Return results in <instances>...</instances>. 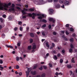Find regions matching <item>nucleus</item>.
I'll return each mask as SVG.
<instances>
[{"label": "nucleus", "mask_w": 77, "mask_h": 77, "mask_svg": "<svg viewBox=\"0 0 77 77\" xmlns=\"http://www.w3.org/2000/svg\"><path fill=\"white\" fill-rule=\"evenodd\" d=\"M54 2L55 3H56V2H58V0H54Z\"/></svg>", "instance_id": "nucleus-43"}, {"label": "nucleus", "mask_w": 77, "mask_h": 77, "mask_svg": "<svg viewBox=\"0 0 77 77\" xmlns=\"http://www.w3.org/2000/svg\"><path fill=\"white\" fill-rule=\"evenodd\" d=\"M16 8L17 9H18V10H20V9H21L20 8L18 7H16Z\"/></svg>", "instance_id": "nucleus-48"}, {"label": "nucleus", "mask_w": 77, "mask_h": 77, "mask_svg": "<svg viewBox=\"0 0 77 77\" xmlns=\"http://www.w3.org/2000/svg\"><path fill=\"white\" fill-rule=\"evenodd\" d=\"M40 70H42V67H41L39 68Z\"/></svg>", "instance_id": "nucleus-57"}, {"label": "nucleus", "mask_w": 77, "mask_h": 77, "mask_svg": "<svg viewBox=\"0 0 77 77\" xmlns=\"http://www.w3.org/2000/svg\"><path fill=\"white\" fill-rule=\"evenodd\" d=\"M17 29H18V28L17 27H15V28H14V30H15V31H16Z\"/></svg>", "instance_id": "nucleus-47"}, {"label": "nucleus", "mask_w": 77, "mask_h": 77, "mask_svg": "<svg viewBox=\"0 0 77 77\" xmlns=\"http://www.w3.org/2000/svg\"><path fill=\"white\" fill-rule=\"evenodd\" d=\"M42 21L43 22H44V23H46L47 22V21H46V20L45 19H43L42 20Z\"/></svg>", "instance_id": "nucleus-40"}, {"label": "nucleus", "mask_w": 77, "mask_h": 77, "mask_svg": "<svg viewBox=\"0 0 77 77\" xmlns=\"http://www.w3.org/2000/svg\"><path fill=\"white\" fill-rule=\"evenodd\" d=\"M22 23V22L21 21L19 22L18 23V24H20V25H21V24Z\"/></svg>", "instance_id": "nucleus-53"}, {"label": "nucleus", "mask_w": 77, "mask_h": 77, "mask_svg": "<svg viewBox=\"0 0 77 77\" xmlns=\"http://www.w3.org/2000/svg\"><path fill=\"white\" fill-rule=\"evenodd\" d=\"M70 47L71 48H74V47L73 46V45L72 44H71Z\"/></svg>", "instance_id": "nucleus-20"}, {"label": "nucleus", "mask_w": 77, "mask_h": 77, "mask_svg": "<svg viewBox=\"0 0 77 77\" xmlns=\"http://www.w3.org/2000/svg\"><path fill=\"white\" fill-rule=\"evenodd\" d=\"M57 57H60V54H58L57 55Z\"/></svg>", "instance_id": "nucleus-52"}, {"label": "nucleus", "mask_w": 77, "mask_h": 77, "mask_svg": "<svg viewBox=\"0 0 77 77\" xmlns=\"http://www.w3.org/2000/svg\"><path fill=\"white\" fill-rule=\"evenodd\" d=\"M28 49L29 50H30L32 49V46L29 45L28 47Z\"/></svg>", "instance_id": "nucleus-13"}, {"label": "nucleus", "mask_w": 77, "mask_h": 77, "mask_svg": "<svg viewBox=\"0 0 77 77\" xmlns=\"http://www.w3.org/2000/svg\"><path fill=\"white\" fill-rule=\"evenodd\" d=\"M53 35H56V32H53Z\"/></svg>", "instance_id": "nucleus-60"}, {"label": "nucleus", "mask_w": 77, "mask_h": 77, "mask_svg": "<svg viewBox=\"0 0 77 77\" xmlns=\"http://www.w3.org/2000/svg\"><path fill=\"white\" fill-rule=\"evenodd\" d=\"M30 35L31 37H32V38H33V37H34V34L33 33H30Z\"/></svg>", "instance_id": "nucleus-14"}, {"label": "nucleus", "mask_w": 77, "mask_h": 77, "mask_svg": "<svg viewBox=\"0 0 77 77\" xmlns=\"http://www.w3.org/2000/svg\"><path fill=\"white\" fill-rule=\"evenodd\" d=\"M72 51V49L71 48H70L69 49V53H71Z\"/></svg>", "instance_id": "nucleus-33"}, {"label": "nucleus", "mask_w": 77, "mask_h": 77, "mask_svg": "<svg viewBox=\"0 0 77 77\" xmlns=\"http://www.w3.org/2000/svg\"><path fill=\"white\" fill-rule=\"evenodd\" d=\"M74 59V58H72V63H75V61H74V60L73 59Z\"/></svg>", "instance_id": "nucleus-36"}, {"label": "nucleus", "mask_w": 77, "mask_h": 77, "mask_svg": "<svg viewBox=\"0 0 77 77\" xmlns=\"http://www.w3.org/2000/svg\"><path fill=\"white\" fill-rule=\"evenodd\" d=\"M21 12H22V13L23 14H26V12H24V10H22Z\"/></svg>", "instance_id": "nucleus-30"}, {"label": "nucleus", "mask_w": 77, "mask_h": 77, "mask_svg": "<svg viewBox=\"0 0 77 77\" xmlns=\"http://www.w3.org/2000/svg\"><path fill=\"white\" fill-rule=\"evenodd\" d=\"M29 30V28L28 27L26 28V31H28Z\"/></svg>", "instance_id": "nucleus-58"}, {"label": "nucleus", "mask_w": 77, "mask_h": 77, "mask_svg": "<svg viewBox=\"0 0 77 77\" xmlns=\"http://www.w3.org/2000/svg\"><path fill=\"white\" fill-rule=\"evenodd\" d=\"M66 35H69V33H68L67 31H66Z\"/></svg>", "instance_id": "nucleus-61"}, {"label": "nucleus", "mask_w": 77, "mask_h": 77, "mask_svg": "<svg viewBox=\"0 0 77 77\" xmlns=\"http://www.w3.org/2000/svg\"><path fill=\"white\" fill-rule=\"evenodd\" d=\"M29 11H34V9H33V8H30L29 9Z\"/></svg>", "instance_id": "nucleus-28"}, {"label": "nucleus", "mask_w": 77, "mask_h": 77, "mask_svg": "<svg viewBox=\"0 0 77 77\" xmlns=\"http://www.w3.org/2000/svg\"><path fill=\"white\" fill-rule=\"evenodd\" d=\"M38 19H42V17L41 16H40L38 17Z\"/></svg>", "instance_id": "nucleus-44"}, {"label": "nucleus", "mask_w": 77, "mask_h": 77, "mask_svg": "<svg viewBox=\"0 0 77 77\" xmlns=\"http://www.w3.org/2000/svg\"><path fill=\"white\" fill-rule=\"evenodd\" d=\"M61 33H62L63 34H64V33H65V32H64V31H61Z\"/></svg>", "instance_id": "nucleus-62"}, {"label": "nucleus", "mask_w": 77, "mask_h": 77, "mask_svg": "<svg viewBox=\"0 0 77 77\" xmlns=\"http://www.w3.org/2000/svg\"><path fill=\"white\" fill-rule=\"evenodd\" d=\"M72 77H75V74H72Z\"/></svg>", "instance_id": "nucleus-63"}, {"label": "nucleus", "mask_w": 77, "mask_h": 77, "mask_svg": "<svg viewBox=\"0 0 77 77\" xmlns=\"http://www.w3.org/2000/svg\"><path fill=\"white\" fill-rule=\"evenodd\" d=\"M48 2L49 3H51L53 2V0H47Z\"/></svg>", "instance_id": "nucleus-27"}, {"label": "nucleus", "mask_w": 77, "mask_h": 77, "mask_svg": "<svg viewBox=\"0 0 77 77\" xmlns=\"http://www.w3.org/2000/svg\"><path fill=\"white\" fill-rule=\"evenodd\" d=\"M37 15V16H41V14H36V16Z\"/></svg>", "instance_id": "nucleus-56"}, {"label": "nucleus", "mask_w": 77, "mask_h": 77, "mask_svg": "<svg viewBox=\"0 0 77 77\" xmlns=\"http://www.w3.org/2000/svg\"><path fill=\"white\" fill-rule=\"evenodd\" d=\"M70 30L71 32H73V30H74L72 28H70Z\"/></svg>", "instance_id": "nucleus-39"}, {"label": "nucleus", "mask_w": 77, "mask_h": 77, "mask_svg": "<svg viewBox=\"0 0 77 77\" xmlns=\"http://www.w3.org/2000/svg\"><path fill=\"white\" fill-rule=\"evenodd\" d=\"M46 27V25L45 24H44L42 26V27Z\"/></svg>", "instance_id": "nucleus-41"}, {"label": "nucleus", "mask_w": 77, "mask_h": 77, "mask_svg": "<svg viewBox=\"0 0 77 77\" xmlns=\"http://www.w3.org/2000/svg\"><path fill=\"white\" fill-rule=\"evenodd\" d=\"M36 48V46L35 44H33L32 45V49H33V50L32 51V53H33V52H35V50Z\"/></svg>", "instance_id": "nucleus-3"}, {"label": "nucleus", "mask_w": 77, "mask_h": 77, "mask_svg": "<svg viewBox=\"0 0 77 77\" xmlns=\"http://www.w3.org/2000/svg\"><path fill=\"white\" fill-rule=\"evenodd\" d=\"M61 7L62 8H64V5H63L62 6H61Z\"/></svg>", "instance_id": "nucleus-64"}, {"label": "nucleus", "mask_w": 77, "mask_h": 77, "mask_svg": "<svg viewBox=\"0 0 77 77\" xmlns=\"http://www.w3.org/2000/svg\"><path fill=\"white\" fill-rule=\"evenodd\" d=\"M20 31H22V30H23V27H20Z\"/></svg>", "instance_id": "nucleus-38"}, {"label": "nucleus", "mask_w": 77, "mask_h": 77, "mask_svg": "<svg viewBox=\"0 0 77 77\" xmlns=\"http://www.w3.org/2000/svg\"><path fill=\"white\" fill-rule=\"evenodd\" d=\"M55 74L56 75L58 76L59 75V73H58L57 72H56Z\"/></svg>", "instance_id": "nucleus-49"}, {"label": "nucleus", "mask_w": 77, "mask_h": 77, "mask_svg": "<svg viewBox=\"0 0 77 77\" xmlns=\"http://www.w3.org/2000/svg\"><path fill=\"white\" fill-rule=\"evenodd\" d=\"M59 2L60 3H64V0H60Z\"/></svg>", "instance_id": "nucleus-16"}, {"label": "nucleus", "mask_w": 77, "mask_h": 77, "mask_svg": "<svg viewBox=\"0 0 77 77\" xmlns=\"http://www.w3.org/2000/svg\"><path fill=\"white\" fill-rule=\"evenodd\" d=\"M45 76V73H43L42 75V77H44Z\"/></svg>", "instance_id": "nucleus-31"}, {"label": "nucleus", "mask_w": 77, "mask_h": 77, "mask_svg": "<svg viewBox=\"0 0 77 77\" xmlns=\"http://www.w3.org/2000/svg\"><path fill=\"white\" fill-rule=\"evenodd\" d=\"M19 75H22V72H20L19 73Z\"/></svg>", "instance_id": "nucleus-51"}, {"label": "nucleus", "mask_w": 77, "mask_h": 77, "mask_svg": "<svg viewBox=\"0 0 77 77\" xmlns=\"http://www.w3.org/2000/svg\"><path fill=\"white\" fill-rule=\"evenodd\" d=\"M49 20L50 21H52V22H53V23H54V22H55V19H54L52 18H50L49 19Z\"/></svg>", "instance_id": "nucleus-7"}, {"label": "nucleus", "mask_w": 77, "mask_h": 77, "mask_svg": "<svg viewBox=\"0 0 77 77\" xmlns=\"http://www.w3.org/2000/svg\"><path fill=\"white\" fill-rule=\"evenodd\" d=\"M42 34L43 36H45V37H47V36L45 35V34L44 32H42Z\"/></svg>", "instance_id": "nucleus-21"}, {"label": "nucleus", "mask_w": 77, "mask_h": 77, "mask_svg": "<svg viewBox=\"0 0 77 77\" xmlns=\"http://www.w3.org/2000/svg\"><path fill=\"white\" fill-rule=\"evenodd\" d=\"M11 2H9L8 4H5V5H4L3 7H4V9L5 10H6V11H7L8 8H9V6H11Z\"/></svg>", "instance_id": "nucleus-1"}, {"label": "nucleus", "mask_w": 77, "mask_h": 77, "mask_svg": "<svg viewBox=\"0 0 77 77\" xmlns=\"http://www.w3.org/2000/svg\"><path fill=\"white\" fill-rule=\"evenodd\" d=\"M17 46H18V47H20V45H21V43H20V42H18L17 43Z\"/></svg>", "instance_id": "nucleus-19"}, {"label": "nucleus", "mask_w": 77, "mask_h": 77, "mask_svg": "<svg viewBox=\"0 0 77 77\" xmlns=\"http://www.w3.org/2000/svg\"><path fill=\"white\" fill-rule=\"evenodd\" d=\"M63 59H61L60 60V63H62L63 62Z\"/></svg>", "instance_id": "nucleus-29"}, {"label": "nucleus", "mask_w": 77, "mask_h": 77, "mask_svg": "<svg viewBox=\"0 0 77 77\" xmlns=\"http://www.w3.org/2000/svg\"><path fill=\"white\" fill-rule=\"evenodd\" d=\"M72 36L74 37V36H75V34L74 33L72 34Z\"/></svg>", "instance_id": "nucleus-54"}, {"label": "nucleus", "mask_w": 77, "mask_h": 77, "mask_svg": "<svg viewBox=\"0 0 77 77\" xmlns=\"http://www.w3.org/2000/svg\"><path fill=\"white\" fill-rule=\"evenodd\" d=\"M52 45L53 47H54L55 45H54V43H52Z\"/></svg>", "instance_id": "nucleus-55"}, {"label": "nucleus", "mask_w": 77, "mask_h": 77, "mask_svg": "<svg viewBox=\"0 0 77 77\" xmlns=\"http://www.w3.org/2000/svg\"><path fill=\"white\" fill-rule=\"evenodd\" d=\"M2 17L3 18H6V15H3L2 16Z\"/></svg>", "instance_id": "nucleus-59"}, {"label": "nucleus", "mask_w": 77, "mask_h": 77, "mask_svg": "<svg viewBox=\"0 0 77 77\" xmlns=\"http://www.w3.org/2000/svg\"><path fill=\"white\" fill-rule=\"evenodd\" d=\"M64 4L65 5H69V2L67 0H66L64 2Z\"/></svg>", "instance_id": "nucleus-6"}, {"label": "nucleus", "mask_w": 77, "mask_h": 77, "mask_svg": "<svg viewBox=\"0 0 77 77\" xmlns=\"http://www.w3.org/2000/svg\"><path fill=\"white\" fill-rule=\"evenodd\" d=\"M32 15H33V16L32 17V19H35V17H36V14H35V13H32Z\"/></svg>", "instance_id": "nucleus-8"}, {"label": "nucleus", "mask_w": 77, "mask_h": 77, "mask_svg": "<svg viewBox=\"0 0 77 77\" xmlns=\"http://www.w3.org/2000/svg\"><path fill=\"white\" fill-rule=\"evenodd\" d=\"M43 67L45 69H47V66H43Z\"/></svg>", "instance_id": "nucleus-25"}, {"label": "nucleus", "mask_w": 77, "mask_h": 77, "mask_svg": "<svg viewBox=\"0 0 77 77\" xmlns=\"http://www.w3.org/2000/svg\"><path fill=\"white\" fill-rule=\"evenodd\" d=\"M16 69H19L20 68V66H18V65H17L16 66Z\"/></svg>", "instance_id": "nucleus-37"}, {"label": "nucleus", "mask_w": 77, "mask_h": 77, "mask_svg": "<svg viewBox=\"0 0 77 77\" xmlns=\"http://www.w3.org/2000/svg\"><path fill=\"white\" fill-rule=\"evenodd\" d=\"M6 47H8V48H14L11 45H5Z\"/></svg>", "instance_id": "nucleus-10"}, {"label": "nucleus", "mask_w": 77, "mask_h": 77, "mask_svg": "<svg viewBox=\"0 0 77 77\" xmlns=\"http://www.w3.org/2000/svg\"><path fill=\"white\" fill-rule=\"evenodd\" d=\"M30 43H32V42H33V39L32 38H30Z\"/></svg>", "instance_id": "nucleus-34"}, {"label": "nucleus", "mask_w": 77, "mask_h": 77, "mask_svg": "<svg viewBox=\"0 0 77 77\" xmlns=\"http://www.w3.org/2000/svg\"><path fill=\"white\" fill-rule=\"evenodd\" d=\"M66 27H69V25L68 24H66Z\"/></svg>", "instance_id": "nucleus-45"}, {"label": "nucleus", "mask_w": 77, "mask_h": 77, "mask_svg": "<svg viewBox=\"0 0 77 77\" xmlns=\"http://www.w3.org/2000/svg\"><path fill=\"white\" fill-rule=\"evenodd\" d=\"M3 60H0V64H2L3 63Z\"/></svg>", "instance_id": "nucleus-35"}, {"label": "nucleus", "mask_w": 77, "mask_h": 77, "mask_svg": "<svg viewBox=\"0 0 77 77\" xmlns=\"http://www.w3.org/2000/svg\"><path fill=\"white\" fill-rule=\"evenodd\" d=\"M29 17H32V14H29Z\"/></svg>", "instance_id": "nucleus-42"}, {"label": "nucleus", "mask_w": 77, "mask_h": 77, "mask_svg": "<svg viewBox=\"0 0 77 77\" xmlns=\"http://www.w3.org/2000/svg\"><path fill=\"white\" fill-rule=\"evenodd\" d=\"M54 59L55 60H57V56H56V55H54Z\"/></svg>", "instance_id": "nucleus-11"}, {"label": "nucleus", "mask_w": 77, "mask_h": 77, "mask_svg": "<svg viewBox=\"0 0 77 77\" xmlns=\"http://www.w3.org/2000/svg\"><path fill=\"white\" fill-rule=\"evenodd\" d=\"M12 8L10 9H9V11L10 12H11V11H13L14 12H15V8H14V7H15V5L14 4H12V6H11Z\"/></svg>", "instance_id": "nucleus-2"}, {"label": "nucleus", "mask_w": 77, "mask_h": 77, "mask_svg": "<svg viewBox=\"0 0 77 77\" xmlns=\"http://www.w3.org/2000/svg\"><path fill=\"white\" fill-rule=\"evenodd\" d=\"M49 28L50 29H51V25H49Z\"/></svg>", "instance_id": "nucleus-46"}, {"label": "nucleus", "mask_w": 77, "mask_h": 77, "mask_svg": "<svg viewBox=\"0 0 77 77\" xmlns=\"http://www.w3.org/2000/svg\"><path fill=\"white\" fill-rule=\"evenodd\" d=\"M30 71H31V70L29 68H28V72H26V77H27L28 76V75H29V72H30Z\"/></svg>", "instance_id": "nucleus-5"}, {"label": "nucleus", "mask_w": 77, "mask_h": 77, "mask_svg": "<svg viewBox=\"0 0 77 77\" xmlns=\"http://www.w3.org/2000/svg\"><path fill=\"white\" fill-rule=\"evenodd\" d=\"M2 66V65H0V68H1L0 69V70L1 71H3V69H4L3 67L2 66Z\"/></svg>", "instance_id": "nucleus-15"}, {"label": "nucleus", "mask_w": 77, "mask_h": 77, "mask_svg": "<svg viewBox=\"0 0 77 77\" xmlns=\"http://www.w3.org/2000/svg\"><path fill=\"white\" fill-rule=\"evenodd\" d=\"M60 5H59V4H57L56 6V8L57 9H59V8H60Z\"/></svg>", "instance_id": "nucleus-12"}, {"label": "nucleus", "mask_w": 77, "mask_h": 77, "mask_svg": "<svg viewBox=\"0 0 77 77\" xmlns=\"http://www.w3.org/2000/svg\"><path fill=\"white\" fill-rule=\"evenodd\" d=\"M70 41L71 42H74V39L73 38H71L70 39Z\"/></svg>", "instance_id": "nucleus-18"}, {"label": "nucleus", "mask_w": 77, "mask_h": 77, "mask_svg": "<svg viewBox=\"0 0 77 77\" xmlns=\"http://www.w3.org/2000/svg\"><path fill=\"white\" fill-rule=\"evenodd\" d=\"M37 66H38V65H37V64H36V65H35V66H34L33 69H36V68H37Z\"/></svg>", "instance_id": "nucleus-23"}, {"label": "nucleus", "mask_w": 77, "mask_h": 77, "mask_svg": "<svg viewBox=\"0 0 77 77\" xmlns=\"http://www.w3.org/2000/svg\"><path fill=\"white\" fill-rule=\"evenodd\" d=\"M19 60H20V58H19V57H16V60L17 61H19Z\"/></svg>", "instance_id": "nucleus-32"}, {"label": "nucleus", "mask_w": 77, "mask_h": 77, "mask_svg": "<svg viewBox=\"0 0 77 77\" xmlns=\"http://www.w3.org/2000/svg\"><path fill=\"white\" fill-rule=\"evenodd\" d=\"M30 74H31L32 75H36V72L35 71H31L30 72Z\"/></svg>", "instance_id": "nucleus-9"}, {"label": "nucleus", "mask_w": 77, "mask_h": 77, "mask_svg": "<svg viewBox=\"0 0 77 77\" xmlns=\"http://www.w3.org/2000/svg\"><path fill=\"white\" fill-rule=\"evenodd\" d=\"M49 66L50 67H51V68H52V65H51V64L50 63L49 64Z\"/></svg>", "instance_id": "nucleus-50"}, {"label": "nucleus", "mask_w": 77, "mask_h": 77, "mask_svg": "<svg viewBox=\"0 0 77 77\" xmlns=\"http://www.w3.org/2000/svg\"><path fill=\"white\" fill-rule=\"evenodd\" d=\"M4 20L2 18H0V21H1V22H3V20Z\"/></svg>", "instance_id": "nucleus-24"}, {"label": "nucleus", "mask_w": 77, "mask_h": 77, "mask_svg": "<svg viewBox=\"0 0 77 77\" xmlns=\"http://www.w3.org/2000/svg\"><path fill=\"white\" fill-rule=\"evenodd\" d=\"M67 67L68 68H72V66H71V65H68L67 66Z\"/></svg>", "instance_id": "nucleus-22"}, {"label": "nucleus", "mask_w": 77, "mask_h": 77, "mask_svg": "<svg viewBox=\"0 0 77 77\" xmlns=\"http://www.w3.org/2000/svg\"><path fill=\"white\" fill-rule=\"evenodd\" d=\"M46 46H47V47H50V46L49 45H48V42H47L46 43Z\"/></svg>", "instance_id": "nucleus-26"}, {"label": "nucleus", "mask_w": 77, "mask_h": 77, "mask_svg": "<svg viewBox=\"0 0 77 77\" xmlns=\"http://www.w3.org/2000/svg\"><path fill=\"white\" fill-rule=\"evenodd\" d=\"M53 12H54V10L52 9H49V14L50 15H51L52 14H53Z\"/></svg>", "instance_id": "nucleus-4"}, {"label": "nucleus", "mask_w": 77, "mask_h": 77, "mask_svg": "<svg viewBox=\"0 0 77 77\" xmlns=\"http://www.w3.org/2000/svg\"><path fill=\"white\" fill-rule=\"evenodd\" d=\"M39 2L42 3V4H43L44 3V0H39Z\"/></svg>", "instance_id": "nucleus-17"}]
</instances>
